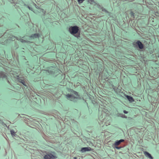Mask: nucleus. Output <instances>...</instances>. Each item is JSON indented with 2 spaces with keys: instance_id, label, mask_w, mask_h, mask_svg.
I'll use <instances>...</instances> for the list:
<instances>
[{
  "instance_id": "obj_1",
  "label": "nucleus",
  "mask_w": 159,
  "mask_h": 159,
  "mask_svg": "<svg viewBox=\"0 0 159 159\" xmlns=\"http://www.w3.org/2000/svg\"><path fill=\"white\" fill-rule=\"evenodd\" d=\"M73 91V93L75 96V97H74L72 95L69 94L66 95V96L67 99H70L72 101H75V99H77L79 98V95L77 92L74 91Z\"/></svg>"
},
{
  "instance_id": "obj_2",
  "label": "nucleus",
  "mask_w": 159,
  "mask_h": 159,
  "mask_svg": "<svg viewBox=\"0 0 159 159\" xmlns=\"http://www.w3.org/2000/svg\"><path fill=\"white\" fill-rule=\"evenodd\" d=\"M79 30V27L76 26H75L71 28L70 31L71 34H75L78 32Z\"/></svg>"
},
{
  "instance_id": "obj_3",
  "label": "nucleus",
  "mask_w": 159,
  "mask_h": 159,
  "mask_svg": "<svg viewBox=\"0 0 159 159\" xmlns=\"http://www.w3.org/2000/svg\"><path fill=\"white\" fill-rule=\"evenodd\" d=\"M56 157L51 153L45 155L44 157V159H54Z\"/></svg>"
},
{
  "instance_id": "obj_4",
  "label": "nucleus",
  "mask_w": 159,
  "mask_h": 159,
  "mask_svg": "<svg viewBox=\"0 0 159 159\" xmlns=\"http://www.w3.org/2000/svg\"><path fill=\"white\" fill-rule=\"evenodd\" d=\"M91 150V148L89 147H84L82 148L81 151L82 152H84L86 151H90Z\"/></svg>"
},
{
  "instance_id": "obj_5",
  "label": "nucleus",
  "mask_w": 159,
  "mask_h": 159,
  "mask_svg": "<svg viewBox=\"0 0 159 159\" xmlns=\"http://www.w3.org/2000/svg\"><path fill=\"white\" fill-rule=\"evenodd\" d=\"M136 43L138 45L140 49H142L143 48V45L140 41L136 42Z\"/></svg>"
},
{
  "instance_id": "obj_6",
  "label": "nucleus",
  "mask_w": 159,
  "mask_h": 159,
  "mask_svg": "<svg viewBox=\"0 0 159 159\" xmlns=\"http://www.w3.org/2000/svg\"><path fill=\"white\" fill-rule=\"evenodd\" d=\"M124 141V140L123 139H120L119 141H116L114 144V145L115 146H118L121 143Z\"/></svg>"
},
{
  "instance_id": "obj_7",
  "label": "nucleus",
  "mask_w": 159,
  "mask_h": 159,
  "mask_svg": "<svg viewBox=\"0 0 159 159\" xmlns=\"http://www.w3.org/2000/svg\"><path fill=\"white\" fill-rule=\"evenodd\" d=\"M144 154L147 157H149V158L151 159H152L153 157L151 156V154H150L148 152H144Z\"/></svg>"
},
{
  "instance_id": "obj_8",
  "label": "nucleus",
  "mask_w": 159,
  "mask_h": 159,
  "mask_svg": "<svg viewBox=\"0 0 159 159\" xmlns=\"http://www.w3.org/2000/svg\"><path fill=\"white\" fill-rule=\"evenodd\" d=\"M126 97L129 102H132L134 101V100L132 97L128 95H126Z\"/></svg>"
},
{
  "instance_id": "obj_9",
  "label": "nucleus",
  "mask_w": 159,
  "mask_h": 159,
  "mask_svg": "<svg viewBox=\"0 0 159 159\" xmlns=\"http://www.w3.org/2000/svg\"><path fill=\"white\" fill-rule=\"evenodd\" d=\"M31 37L34 38H39V35L38 34H34L33 35H32L31 36Z\"/></svg>"
},
{
  "instance_id": "obj_10",
  "label": "nucleus",
  "mask_w": 159,
  "mask_h": 159,
  "mask_svg": "<svg viewBox=\"0 0 159 159\" xmlns=\"http://www.w3.org/2000/svg\"><path fill=\"white\" fill-rule=\"evenodd\" d=\"M0 77L2 78L7 79V76L5 74L2 73L0 74Z\"/></svg>"
},
{
  "instance_id": "obj_11",
  "label": "nucleus",
  "mask_w": 159,
  "mask_h": 159,
  "mask_svg": "<svg viewBox=\"0 0 159 159\" xmlns=\"http://www.w3.org/2000/svg\"><path fill=\"white\" fill-rule=\"evenodd\" d=\"M130 14L132 16H133L134 18V13L133 12H130Z\"/></svg>"
},
{
  "instance_id": "obj_12",
  "label": "nucleus",
  "mask_w": 159,
  "mask_h": 159,
  "mask_svg": "<svg viewBox=\"0 0 159 159\" xmlns=\"http://www.w3.org/2000/svg\"><path fill=\"white\" fill-rule=\"evenodd\" d=\"M11 134L12 136L14 135V134H15V133L13 131L11 130Z\"/></svg>"
},
{
  "instance_id": "obj_13",
  "label": "nucleus",
  "mask_w": 159,
  "mask_h": 159,
  "mask_svg": "<svg viewBox=\"0 0 159 159\" xmlns=\"http://www.w3.org/2000/svg\"><path fill=\"white\" fill-rule=\"evenodd\" d=\"M114 147L117 149H120V148H121V147H117V146H115Z\"/></svg>"
},
{
  "instance_id": "obj_14",
  "label": "nucleus",
  "mask_w": 159,
  "mask_h": 159,
  "mask_svg": "<svg viewBox=\"0 0 159 159\" xmlns=\"http://www.w3.org/2000/svg\"><path fill=\"white\" fill-rule=\"evenodd\" d=\"M84 0H78V2L80 3H81Z\"/></svg>"
},
{
  "instance_id": "obj_15",
  "label": "nucleus",
  "mask_w": 159,
  "mask_h": 159,
  "mask_svg": "<svg viewBox=\"0 0 159 159\" xmlns=\"http://www.w3.org/2000/svg\"><path fill=\"white\" fill-rule=\"evenodd\" d=\"M21 83L23 84V85L25 86H26L25 85V82L24 81H22L21 82Z\"/></svg>"
},
{
  "instance_id": "obj_16",
  "label": "nucleus",
  "mask_w": 159,
  "mask_h": 159,
  "mask_svg": "<svg viewBox=\"0 0 159 159\" xmlns=\"http://www.w3.org/2000/svg\"><path fill=\"white\" fill-rule=\"evenodd\" d=\"M20 41L22 42H26V41L25 40H23V39H21L20 40Z\"/></svg>"
},
{
  "instance_id": "obj_17",
  "label": "nucleus",
  "mask_w": 159,
  "mask_h": 159,
  "mask_svg": "<svg viewBox=\"0 0 159 159\" xmlns=\"http://www.w3.org/2000/svg\"><path fill=\"white\" fill-rule=\"evenodd\" d=\"M124 112L125 113V114H127L128 113V111H125V110H124Z\"/></svg>"
},
{
  "instance_id": "obj_18",
  "label": "nucleus",
  "mask_w": 159,
  "mask_h": 159,
  "mask_svg": "<svg viewBox=\"0 0 159 159\" xmlns=\"http://www.w3.org/2000/svg\"><path fill=\"white\" fill-rule=\"evenodd\" d=\"M73 159H77V158L76 157H74Z\"/></svg>"
},
{
  "instance_id": "obj_19",
  "label": "nucleus",
  "mask_w": 159,
  "mask_h": 159,
  "mask_svg": "<svg viewBox=\"0 0 159 159\" xmlns=\"http://www.w3.org/2000/svg\"><path fill=\"white\" fill-rule=\"evenodd\" d=\"M15 40V37H14V38L12 40Z\"/></svg>"
},
{
  "instance_id": "obj_20",
  "label": "nucleus",
  "mask_w": 159,
  "mask_h": 159,
  "mask_svg": "<svg viewBox=\"0 0 159 159\" xmlns=\"http://www.w3.org/2000/svg\"><path fill=\"white\" fill-rule=\"evenodd\" d=\"M104 110H104V112H105V111H106L105 112H106V111H107V110H105V109H104Z\"/></svg>"
},
{
  "instance_id": "obj_21",
  "label": "nucleus",
  "mask_w": 159,
  "mask_h": 159,
  "mask_svg": "<svg viewBox=\"0 0 159 159\" xmlns=\"http://www.w3.org/2000/svg\"><path fill=\"white\" fill-rule=\"evenodd\" d=\"M91 1H93V0H90Z\"/></svg>"
},
{
  "instance_id": "obj_22",
  "label": "nucleus",
  "mask_w": 159,
  "mask_h": 159,
  "mask_svg": "<svg viewBox=\"0 0 159 159\" xmlns=\"http://www.w3.org/2000/svg\"><path fill=\"white\" fill-rule=\"evenodd\" d=\"M158 57H159V56H158Z\"/></svg>"
}]
</instances>
